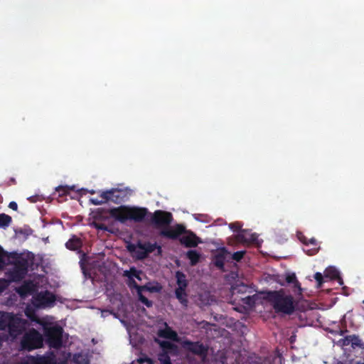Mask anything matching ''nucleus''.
Masks as SVG:
<instances>
[{
	"instance_id": "12",
	"label": "nucleus",
	"mask_w": 364,
	"mask_h": 364,
	"mask_svg": "<svg viewBox=\"0 0 364 364\" xmlns=\"http://www.w3.org/2000/svg\"><path fill=\"white\" fill-rule=\"evenodd\" d=\"M186 232L184 225L177 224L173 228H166L161 231L160 235L171 240H176L183 234Z\"/></svg>"
},
{
	"instance_id": "9",
	"label": "nucleus",
	"mask_w": 364,
	"mask_h": 364,
	"mask_svg": "<svg viewBox=\"0 0 364 364\" xmlns=\"http://www.w3.org/2000/svg\"><path fill=\"white\" fill-rule=\"evenodd\" d=\"M33 298L36 304L38 306H51L55 301V296L49 291H41Z\"/></svg>"
},
{
	"instance_id": "20",
	"label": "nucleus",
	"mask_w": 364,
	"mask_h": 364,
	"mask_svg": "<svg viewBox=\"0 0 364 364\" xmlns=\"http://www.w3.org/2000/svg\"><path fill=\"white\" fill-rule=\"evenodd\" d=\"M186 257L190 260L191 265L195 266L199 262L200 255L196 250H191L186 252Z\"/></svg>"
},
{
	"instance_id": "17",
	"label": "nucleus",
	"mask_w": 364,
	"mask_h": 364,
	"mask_svg": "<svg viewBox=\"0 0 364 364\" xmlns=\"http://www.w3.org/2000/svg\"><path fill=\"white\" fill-rule=\"evenodd\" d=\"M324 277L331 280H336L340 285L343 284V279L340 275V272L335 267H328L324 271Z\"/></svg>"
},
{
	"instance_id": "29",
	"label": "nucleus",
	"mask_w": 364,
	"mask_h": 364,
	"mask_svg": "<svg viewBox=\"0 0 364 364\" xmlns=\"http://www.w3.org/2000/svg\"><path fill=\"white\" fill-rule=\"evenodd\" d=\"M11 217L5 214H0V228H6L11 223Z\"/></svg>"
},
{
	"instance_id": "48",
	"label": "nucleus",
	"mask_w": 364,
	"mask_h": 364,
	"mask_svg": "<svg viewBox=\"0 0 364 364\" xmlns=\"http://www.w3.org/2000/svg\"><path fill=\"white\" fill-rule=\"evenodd\" d=\"M109 314H112V311H109V310H102V316L103 317H105Z\"/></svg>"
},
{
	"instance_id": "23",
	"label": "nucleus",
	"mask_w": 364,
	"mask_h": 364,
	"mask_svg": "<svg viewBox=\"0 0 364 364\" xmlns=\"http://www.w3.org/2000/svg\"><path fill=\"white\" fill-rule=\"evenodd\" d=\"M141 274V271L137 270L134 267H132L129 270L124 271V276L128 277L129 280H132L134 278H136L138 280H141L140 276Z\"/></svg>"
},
{
	"instance_id": "39",
	"label": "nucleus",
	"mask_w": 364,
	"mask_h": 364,
	"mask_svg": "<svg viewBox=\"0 0 364 364\" xmlns=\"http://www.w3.org/2000/svg\"><path fill=\"white\" fill-rule=\"evenodd\" d=\"M136 259L139 260H143L148 257V255L146 253L144 250L139 249L136 251Z\"/></svg>"
},
{
	"instance_id": "45",
	"label": "nucleus",
	"mask_w": 364,
	"mask_h": 364,
	"mask_svg": "<svg viewBox=\"0 0 364 364\" xmlns=\"http://www.w3.org/2000/svg\"><path fill=\"white\" fill-rule=\"evenodd\" d=\"M349 338H351V341L353 345L359 346L360 345V339L358 336L353 335L352 336H349Z\"/></svg>"
},
{
	"instance_id": "36",
	"label": "nucleus",
	"mask_w": 364,
	"mask_h": 364,
	"mask_svg": "<svg viewBox=\"0 0 364 364\" xmlns=\"http://www.w3.org/2000/svg\"><path fill=\"white\" fill-rule=\"evenodd\" d=\"M286 281L289 284H295V286L299 285V283L296 279L295 274H288L286 277Z\"/></svg>"
},
{
	"instance_id": "49",
	"label": "nucleus",
	"mask_w": 364,
	"mask_h": 364,
	"mask_svg": "<svg viewBox=\"0 0 364 364\" xmlns=\"http://www.w3.org/2000/svg\"><path fill=\"white\" fill-rule=\"evenodd\" d=\"M299 240H301V242L304 244L305 245H306V244L308 243L307 241L309 240L308 238H306L305 236H302L301 237H299Z\"/></svg>"
},
{
	"instance_id": "24",
	"label": "nucleus",
	"mask_w": 364,
	"mask_h": 364,
	"mask_svg": "<svg viewBox=\"0 0 364 364\" xmlns=\"http://www.w3.org/2000/svg\"><path fill=\"white\" fill-rule=\"evenodd\" d=\"M11 313L0 311V330H6L8 327Z\"/></svg>"
},
{
	"instance_id": "52",
	"label": "nucleus",
	"mask_w": 364,
	"mask_h": 364,
	"mask_svg": "<svg viewBox=\"0 0 364 364\" xmlns=\"http://www.w3.org/2000/svg\"><path fill=\"white\" fill-rule=\"evenodd\" d=\"M4 290V287L3 285L1 284V282L0 281V293H1Z\"/></svg>"
},
{
	"instance_id": "33",
	"label": "nucleus",
	"mask_w": 364,
	"mask_h": 364,
	"mask_svg": "<svg viewBox=\"0 0 364 364\" xmlns=\"http://www.w3.org/2000/svg\"><path fill=\"white\" fill-rule=\"evenodd\" d=\"M139 300L144 304L146 307L149 308L153 306V302L149 300L145 296H144L141 291L137 293Z\"/></svg>"
},
{
	"instance_id": "32",
	"label": "nucleus",
	"mask_w": 364,
	"mask_h": 364,
	"mask_svg": "<svg viewBox=\"0 0 364 364\" xmlns=\"http://www.w3.org/2000/svg\"><path fill=\"white\" fill-rule=\"evenodd\" d=\"M159 360L161 364H172L168 352H163L159 354Z\"/></svg>"
},
{
	"instance_id": "51",
	"label": "nucleus",
	"mask_w": 364,
	"mask_h": 364,
	"mask_svg": "<svg viewBox=\"0 0 364 364\" xmlns=\"http://www.w3.org/2000/svg\"><path fill=\"white\" fill-rule=\"evenodd\" d=\"M135 249V247L134 245L129 246V251H134Z\"/></svg>"
},
{
	"instance_id": "26",
	"label": "nucleus",
	"mask_w": 364,
	"mask_h": 364,
	"mask_svg": "<svg viewBox=\"0 0 364 364\" xmlns=\"http://www.w3.org/2000/svg\"><path fill=\"white\" fill-rule=\"evenodd\" d=\"M108 213V210L97 208L95 212H93V218L95 220H105L106 219H107V214Z\"/></svg>"
},
{
	"instance_id": "10",
	"label": "nucleus",
	"mask_w": 364,
	"mask_h": 364,
	"mask_svg": "<svg viewBox=\"0 0 364 364\" xmlns=\"http://www.w3.org/2000/svg\"><path fill=\"white\" fill-rule=\"evenodd\" d=\"M108 211L112 218L121 223H124L127 220H129V208L127 206L121 205L109 209Z\"/></svg>"
},
{
	"instance_id": "57",
	"label": "nucleus",
	"mask_w": 364,
	"mask_h": 364,
	"mask_svg": "<svg viewBox=\"0 0 364 364\" xmlns=\"http://www.w3.org/2000/svg\"><path fill=\"white\" fill-rule=\"evenodd\" d=\"M149 364H153L151 361H150V363Z\"/></svg>"
},
{
	"instance_id": "44",
	"label": "nucleus",
	"mask_w": 364,
	"mask_h": 364,
	"mask_svg": "<svg viewBox=\"0 0 364 364\" xmlns=\"http://www.w3.org/2000/svg\"><path fill=\"white\" fill-rule=\"evenodd\" d=\"M30 289L31 288L28 285H23L20 288L18 293L20 294H24L27 293L28 291H29Z\"/></svg>"
},
{
	"instance_id": "13",
	"label": "nucleus",
	"mask_w": 364,
	"mask_h": 364,
	"mask_svg": "<svg viewBox=\"0 0 364 364\" xmlns=\"http://www.w3.org/2000/svg\"><path fill=\"white\" fill-rule=\"evenodd\" d=\"M187 235L182 236L179 238L180 242L186 247H196L201 242L200 238L190 230H186Z\"/></svg>"
},
{
	"instance_id": "46",
	"label": "nucleus",
	"mask_w": 364,
	"mask_h": 364,
	"mask_svg": "<svg viewBox=\"0 0 364 364\" xmlns=\"http://www.w3.org/2000/svg\"><path fill=\"white\" fill-rule=\"evenodd\" d=\"M79 358H82V360H85V358H83V356L80 354H76L74 355V361L77 363V364H82V362L81 361H78V359Z\"/></svg>"
},
{
	"instance_id": "27",
	"label": "nucleus",
	"mask_w": 364,
	"mask_h": 364,
	"mask_svg": "<svg viewBox=\"0 0 364 364\" xmlns=\"http://www.w3.org/2000/svg\"><path fill=\"white\" fill-rule=\"evenodd\" d=\"M129 286H132L137 289V293L139 291H142L143 290H148L151 292L156 291V289L154 288H150L147 286H139L136 284V282L134 281V279L129 280Z\"/></svg>"
},
{
	"instance_id": "19",
	"label": "nucleus",
	"mask_w": 364,
	"mask_h": 364,
	"mask_svg": "<svg viewBox=\"0 0 364 364\" xmlns=\"http://www.w3.org/2000/svg\"><path fill=\"white\" fill-rule=\"evenodd\" d=\"M175 295L176 299L180 301L181 304L187 306L188 301L187 299L188 295L186 293V289H183L181 287L176 288Z\"/></svg>"
},
{
	"instance_id": "5",
	"label": "nucleus",
	"mask_w": 364,
	"mask_h": 364,
	"mask_svg": "<svg viewBox=\"0 0 364 364\" xmlns=\"http://www.w3.org/2000/svg\"><path fill=\"white\" fill-rule=\"evenodd\" d=\"M149 215L151 223L156 228L168 227L173 220L172 214L165 210H157Z\"/></svg>"
},
{
	"instance_id": "42",
	"label": "nucleus",
	"mask_w": 364,
	"mask_h": 364,
	"mask_svg": "<svg viewBox=\"0 0 364 364\" xmlns=\"http://www.w3.org/2000/svg\"><path fill=\"white\" fill-rule=\"evenodd\" d=\"M6 252H4L3 248L0 246V264L3 267L5 265L4 257L6 256Z\"/></svg>"
},
{
	"instance_id": "7",
	"label": "nucleus",
	"mask_w": 364,
	"mask_h": 364,
	"mask_svg": "<svg viewBox=\"0 0 364 364\" xmlns=\"http://www.w3.org/2000/svg\"><path fill=\"white\" fill-rule=\"evenodd\" d=\"M126 197V193L124 191L118 188H112L101 192L100 198L105 199L106 203L111 201L116 204L122 203Z\"/></svg>"
},
{
	"instance_id": "16",
	"label": "nucleus",
	"mask_w": 364,
	"mask_h": 364,
	"mask_svg": "<svg viewBox=\"0 0 364 364\" xmlns=\"http://www.w3.org/2000/svg\"><path fill=\"white\" fill-rule=\"evenodd\" d=\"M158 336L161 338L170 339L174 341H177L178 339L177 333L168 326L166 323H165L164 328L159 330Z\"/></svg>"
},
{
	"instance_id": "28",
	"label": "nucleus",
	"mask_w": 364,
	"mask_h": 364,
	"mask_svg": "<svg viewBox=\"0 0 364 364\" xmlns=\"http://www.w3.org/2000/svg\"><path fill=\"white\" fill-rule=\"evenodd\" d=\"M129 286H132L137 289V293L139 291H142L143 290H148L151 292L156 291V289L154 288H150L147 286H139L136 284V282L134 281V279L129 280Z\"/></svg>"
},
{
	"instance_id": "53",
	"label": "nucleus",
	"mask_w": 364,
	"mask_h": 364,
	"mask_svg": "<svg viewBox=\"0 0 364 364\" xmlns=\"http://www.w3.org/2000/svg\"><path fill=\"white\" fill-rule=\"evenodd\" d=\"M84 360H82V358H80V359L79 358V359H78V361H81V362H82V363H84Z\"/></svg>"
},
{
	"instance_id": "4",
	"label": "nucleus",
	"mask_w": 364,
	"mask_h": 364,
	"mask_svg": "<svg viewBox=\"0 0 364 364\" xmlns=\"http://www.w3.org/2000/svg\"><path fill=\"white\" fill-rule=\"evenodd\" d=\"M28 262L26 259L18 257L14 263V267L9 272L10 278L13 281H20L27 274Z\"/></svg>"
},
{
	"instance_id": "15",
	"label": "nucleus",
	"mask_w": 364,
	"mask_h": 364,
	"mask_svg": "<svg viewBox=\"0 0 364 364\" xmlns=\"http://www.w3.org/2000/svg\"><path fill=\"white\" fill-rule=\"evenodd\" d=\"M136 247L138 249L144 250L148 255H149V254L154 252L156 250H157L156 255L160 256L162 254L161 247L160 245H158L156 242L152 244L149 242H139L136 244Z\"/></svg>"
},
{
	"instance_id": "58",
	"label": "nucleus",
	"mask_w": 364,
	"mask_h": 364,
	"mask_svg": "<svg viewBox=\"0 0 364 364\" xmlns=\"http://www.w3.org/2000/svg\"><path fill=\"white\" fill-rule=\"evenodd\" d=\"M363 303L364 304V300L363 301Z\"/></svg>"
},
{
	"instance_id": "37",
	"label": "nucleus",
	"mask_w": 364,
	"mask_h": 364,
	"mask_svg": "<svg viewBox=\"0 0 364 364\" xmlns=\"http://www.w3.org/2000/svg\"><path fill=\"white\" fill-rule=\"evenodd\" d=\"M245 230H240L237 235H236V240L237 242H249V240H247L246 237H245Z\"/></svg>"
},
{
	"instance_id": "2",
	"label": "nucleus",
	"mask_w": 364,
	"mask_h": 364,
	"mask_svg": "<svg viewBox=\"0 0 364 364\" xmlns=\"http://www.w3.org/2000/svg\"><path fill=\"white\" fill-rule=\"evenodd\" d=\"M31 319L43 325L46 341L50 348H59L62 346L63 329L61 326L57 324L43 323L36 316L31 317Z\"/></svg>"
},
{
	"instance_id": "21",
	"label": "nucleus",
	"mask_w": 364,
	"mask_h": 364,
	"mask_svg": "<svg viewBox=\"0 0 364 364\" xmlns=\"http://www.w3.org/2000/svg\"><path fill=\"white\" fill-rule=\"evenodd\" d=\"M176 278L178 287H181L183 289L187 288L188 283L186 279V274L183 272L177 271L176 272Z\"/></svg>"
},
{
	"instance_id": "14",
	"label": "nucleus",
	"mask_w": 364,
	"mask_h": 364,
	"mask_svg": "<svg viewBox=\"0 0 364 364\" xmlns=\"http://www.w3.org/2000/svg\"><path fill=\"white\" fill-rule=\"evenodd\" d=\"M149 214L146 208L132 207L129 208V220L135 222H141L144 220L145 217Z\"/></svg>"
},
{
	"instance_id": "18",
	"label": "nucleus",
	"mask_w": 364,
	"mask_h": 364,
	"mask_svg": "<svg viewBox=\"0 0 364 364\" xmlns=\"http://www.w3.org/2000/svg\"><path fill=\"white\" fill-rule=\"evenodd\" d=\"M82 246L81 239L76 235H73L68 241L65 243V247L70 250H78Z\"/></svg>"
},
{
	"instance_id": "8",
	"label": "nucleus",
	"mask_w": 364,
	"mask_h": 364,
	"mask_svg": "<svg viewBox=\"0 0 364 364\" xmlns=\"http://www.w3.org/2000/svg\"><path fill=\"white\" fill-rule=\"evenodd\" d=\"M183 348L191 353L205 358L208 353V346L203 343L196 341H185L183 343Z\"/></svg>"
},
{
	"instance_id": "43",
	"label": "nucleus",
	"mask_w": 364,
	"mask_h": 364,
	"mask_svg": "<svg viewBox=\"0 0 364 364\" xmlns=\"http://www.w3.org/2000/svg\"><path fill=\"white\" fill-rule=\"evenodd\" d=\"M94 226H95V228H96L98 230H107V228L106 225H105L103 223H97L96 221L94 222Z\"/></svg>"
},
{
	"instance_id": "22",
	"label": "nucleus",
	"mask_w": 364,
	"mask_h": 364,
	"mask_svg": "<svg viewBox=\"0 0 364 364\" xmlns=\"http://www.w3.org/2000/svg\"><path fill=\"white\" fill-rule=\"evenodd\" d=\"M225 253H227V251L223 250L222 252L216 255L214 257V264L220 269H223L224 268Z\"/></svg>"
},
{
	"instance_id": "1",
	"label": "nucleus",
	"mask_w": 364,
	"mask_h": 364,
	"mask_svg": "<svg viewBox=\"0 0 364 364\" xmlns=\"http://www.w3.org/2000/svg\"><path fill=\"white\" fill-rule=\"evenodd\" d=\"M264 299L272 306L274 312L284 315H291L296 309V302L294 296L287 294L283 289L274 291H262Z\"/></svg>"
},
{
	"instance_id": "25",
	"label": "nucleus",
	"mask_w": 364,
	"mask_h": 364,
	"mask_svg": "<svg viewBox=\"0 0 364 364\" xmlns=\"http://www.w3.org/2000/svg\"><path fill=\"white\" fill-rule=\"evenodd\" d=\"M307 242L308 243L306 244V245H311V246H313V247L310 250H305L306 254L309 255H316L318 252V250L320 248L317 240L315 238H311V239H309Z\"/></svg>"
},
{
	"instance_id": "56",
	"label": "nucleus",
	"mask_w": 364,
	"mask_h": 364,
	"mask_svg": "<svg viewBox=\"0 0 364 364\" xmlns=\"http://www.w3.org/2000/svg\"><path fill=\"white\" fill-rule=\"evenodd\" d=\"M2 267H3V266L0 264V269H1Z\"/></svg>"
},
{
	"instance_id": "11",
	"label": "nucleus",
	"mask_w": 364,
	"mask_h": 364,
	"mask_svg": "<svg viewBox=\"0 0 364 364\" xmlns=\"http://www.w3.org/2000/svg\"><path fill=\"white\" fill-rule=\"evenodd\" d=\"M26 364H61L57 362L53 353L48 355L30 356L26 361Z\"/></svg>"
},
{
	"instance_id": "31",
	"label": "nucleus",
	"mask_w": 364,
	"mask_h": 364,
	"mask_svg": "<svg viewBox=\"0 0 364 364\" xmlns=\"http://www.w3.org/2000/svg\"><path fill=\"white\" fill-rule=\"evenodd\" d=\"M159 346L162 348L163 352H167V350H174L176 346L170 341H159Z\"/></svg>"
},
{
	"instance_id": "47",
	"label": "nucleus",
	"mask_w": 364,
	"mask_h": 364,
	"mask_svg": "<svg viewBox=\"0 0 364 364\" xmlns=\"http://www.w3.org/2000/svg\"><path fill=\"white\" fill-rule=\"evenodd\" d=\"M9 207L14 210H17L18 209V205L15 201L10 202L9 204Z\"/></svg>"
},
{
	"instance_id": "41",
	"label": "nucleus",
	"mask_w": 364,
	"mask_h": 364,
	"mask_svg": "<svg viewBox=\"0 0 364 364\" xmlns=\"http://www.w3.org/2000/svg\"><path fill=\"white\" fill-rule=\"evenodd\" d=\"M90 202L95 205H99L105 203L106 200H105V199H103V198L98 199V198H93L90 199Z\"/></svg>"
},
{
	"instance_id": "35",
	"label": "nucleus",
	"mask_w": 364,
	"mask_h": 364,
	"mask_svg": "<svg viewBox=\"0 0 364 364\" xmlns=\"http://www.w3.org/2000/svg\"><path fill=\"white\" fill-rule=\"evenodd\" d=\"M245 251H237L232 254V259L236 262H240L244 257Z\"/></svg>"
},
{
	"instance_id": "30",
	"label": "nucleus",
	"mask_w": 364,
	"mask_h": 364,
	"mask_svg": "<svg viewBox=\"0 0 364 364\" xmlns=\"http://www.w3.org/2000/svg\"><path fill=\"white\" fill-rule=\"evenodd\" d=\"M258 299V296L257 294H254L252 296H247L242 299V302L252 307L255 305L257 300Z\"/></svg>"
},
{
	"instance_id": "6",
	"label": "nucleus",
	"mask_w": 364,
	"mask_h": 364,
	"mask_svg": "<svg viewBox=\"0 0 364 364\" xmlns=\"http://www.w3.org/2000/svg\"><path fill=\"white\" fill-rule=\"evenodd\" d=\"M27 325V320L15 316L11 313L7 328L9 334L12 337L16 338L18 336L22 334V333L25 331Z\"/></svg>"
},
{
	"instance_id": "40",
	"label": "nucleus",
	"mask_w": 364,
	"mask_h": 364,
	"mask_svg": "<svg viewBox=\"0 0 364 364\" xmlns=\"http://www.w3.org/2000/svg\"><path fill=\"white\" fill-rule=\"evenodd\" d=\"M229 228L234 232H240L242 228V225L240 223H232L229 225Z\"/></svg>"
},
{
	"instance_id": "55",
	"label": "nucleus",
	"mask_w": 364,
	"mask_h": 364,
	"mask_svg": "<svg viewBox=\"0 0 364 364\" xmlns=\"http://www.w3.org/2000/svg\"><path fill=\"white\" fill-rule=\"evenodd\" d=\"M337 364H343V363L341 362H338Z\"/></svg>"
},
{
	"instance_id": "54",
	"label": "nucleus",
	"mask_w": 364,
	"mask_h": 364,
	"mask_svg": "<svg viewBox=\"0 0 364 364\" xmlns=\"http://www.w3.org/2000/svg\"><path fill=\"white\" fill-rule=\"evenodd\" d=\"M80 265H81L82 268L83 269V262H80Z\"/></svg>"
},
{
	"instance_id": "34",
	"label": "nucleus",
	"mask_w": 364,
	"mask_h": 364,
	"mask_svg": "<svg viewBox=\"0 0 364 364\" xmlns=\"http://www.w3.org/2000/svg\"><path fill=\"white\" fill-rule=\"evenodd\" d=\"M71 189L67 186H59L55 188V191L59 193V196H63L68 194Z\"/></svg>"
},
{
	"instance_id": "38",
	"label": "nucleus",
	"mask_w": 364,
	"mask_h": 364,
	"mask_svg": "<svg viewBox=\"0 0 364 364\" xmlns=\"http://www.w3.org/2000/svg\"><path fill=\"white\" fill-rule=\"evenodd\" d=\"M314 279L318 283V285L317 287L318 288L321 287L323 283V277L321 273L320 272H316L315 274H314Z\"/></svg>"
},
{
	"instance_id": "50",
	"label": "nucleus",
	"mask_w": 364,
	"mask_h": 364,
	"mask_svg": "<svg viewBox=\"0 0 364 364\" xmlns=\"http://www.w3.org/2000/svg\"><path fill=\"white\" fill-rule=\"evenodd\" d=\"M263 364H273V363H272L271 359L267 358L264 359Z\"/></svg>"
},
{
	"instance_id": "3",
	"label": "nucleus",
	"mask_w": 364,
	"mask_h": 364,
	"mask_svg": "<svg viewBox=\"0 0 364 364\" xmlns=\"http://www.w3.org/2000/svg\"><path fill=\"white\" fill-rule=\"evenodd\" d=\"M43 346V336L33 328L26 331L20 341V348L21 350L30 352L41 348Z\"/></svg>"
}]
</instances>
